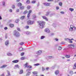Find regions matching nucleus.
Returning a JSON list of instances; mask_svg holds the SVG:
<instances>
[{"mask_svg":"<svg viewBox=\"0 0 76 76\" xmlns=\"http://www.w3.org/2000/svg\"><path fill=\"white\" fill-rule=\"evenodd\" d=\"M39 26L40 28H43L44 27L45 22L42 21H39L38 22Z\"/></svg>","mask_w":76,"mask_h":76,"instance_id":"obj_1","label":"nucleus"},{"mask_svg":"<svg viewBox=\"0 0 76 76\" xmlns=\"http://www.w3.org/2000/svg\"><path fill=\"white\" fill-rule=\"evenodd\" d=\"M14 35L16 37H19L20 36L19 33L17 31H15L14 32Z\"/></svg>","mask_w":76,"mask_h":76,"instance_id":"obj_2","label":"nucleus"},{"mask_svg":"<svg viewBox=\"0 0 76 76\" xmlns=\"http://www.w3.org/2000/svg\"><path fill=\"white\" fill-rule=\"evenodd\" d=\"M34 22H35L34 21H31V20H28L27 21V24L28 25H32L33 24H34Z\"/></svg>","mask_w":76,"mask_h":76,"instance_id":"obj_3","label":"nucleus"},{"mask_svg":"<svg viewBox=\"0 0 76 76\" xmlns=\"http://www.w3.org/2000/svg\"><path fill=\"white\" fill-rule=\"evenodd\" d=\"M75 47V46L73 44H70L68 45V47L69 48H74V47Z\"/></svg>","mask_w":76,"mask_h":76,"instance_id":"obj_4","label":"nucleus"},{"mask_svg":"<svg viewBox=\"0 0 76 76\" xmlns=\"http://www.w3.org/2000/svg\"><path fill=\"white\" fill-rule=\"evenodd\" d=\"M45 32H47V33H50V30L48 29V28H46L45 30Z\"/></svg>","mask_w":76,"mask_h":76,"instance_id":"obj_5","label":"nucleus"},{"mask_svg":"<svg viewBox=\"0 0 76 76\" xmlns=\"http://www.w3.org/2000/svg\"><path fill=\"white\" fill-rule=\"evenodd\" d=\"M9 44V42L8 40H7L5 43V44L6 46H8Z\"/></svg>","mask_w":76,"mask_h":76,"instance_id":"obj_6","label":"nucleus"},{"mask_svg":"<svg viewBox=\"0 0 76 76\" xmlns=\"http://www.w3.org/2000/svg\"><path fill=\"white\" fill-rule=\"evenodd\" d=\"M42 53V51L41 50H39L38 51H37L36 53L37 54H38V55H39L40 54H41Z\"/></svg>","mask_w":76,"mask_h":76,"instance_id":"obj_7","label":"nucleus"},{"mask_svg":"<svg viewBox=\"0 0 76 76\" xmlns=\"http://www.w3.org/2000/svg\"><path fill=\"white\" fill-rule=\"evenodd\" d=\"M42 17L43 19H45L46 21H48V18H47L45 16H42Z\"/></svg>","mask_w":76,"mask_h":76,"instance_id":"obj_8","label":"nucleus"},{"mask_svg":"<svg viewBox=\"0 0 76 76\" xmlns=\"http://www.w3.org/2000/svg\"><path fill=\"white\" fill-rule=\"evenodd\" d=\"M15 69H17V68H19V66L18 65H16L15 66V67L14 68Z\"/></svg>","mask_w":76,"mask_h":76,"instance_id":"obj_9","label":"nucleus"},{"mask_svg":"<svg viewBox=\"0 0 76 76\" xmlns=\"http://www.w3.org/2000/svg\"><path fill=\"white\" fill-rule=\"evenodd\" d=\"M73 25H71L70 26V28H69V30L70 31H73Z\"/></svg>","mask_w":76,"mask_h":76,"instance_id":"obj_10","label":"nucleus"},{"mask_svg":"<svg viewBox=\"0 0 76 76\" xmlns=\"http://www.w3.org/2000/svg\"><path fill=\"white\" fill-rule=\"evenodd\" d=\"M55 75H57L58 73H59V71L58 70L56 71L55 72Z\"/></svg>","mask_w":76,"mask_h":76,"instance_id":"obj_11","label":"nucleus"},{"mask_svg":"<svg viewBox=\"0 0 76 76\" xmlns=\"http://www.w3.org/2000/svg\"><path fill=\"white\" fill-rule=\"evenodd\" d=\"M44 4L45 6H50V3H44Z\"/></svg>","mask_w":76,"mask_h":76,"instance_id":"obj_12","label":"nucleus"},{"mask_svg":"<svg viewBox=\"0 0 76 76\" xmlns=\"http://www.w3.org/2000/svg\"><path fill=\"white\" fill-rule=\"evenodd\" d=\"M7 66V65H2V66L0 67V68L2 69V68H4V67H6Z\"/></svg>","mask_w":76,"mask_h":76,"instance_id":"obj_13","label":"nucleus"},{"mask_svg":"<svg viewBox=\"0 0 76 76\" xmlns=\"http://www.w3.org/2000/svg\"><path fill=\"white\" fill-rule=\"evenodd\" d=\"M73 69H76V63H75L74 65V66H73Z\"/></svg>","mask_w":76,"mask_h":76,"instance_id":"obj_14","label":"nucleus"},{"mask_svg":"<svg viewBox=\"0 0 76 76\" xmlns=\"http://www.w3.org/2000/svg\"><path fill=\"white\" fill-rule=\"evenodd\" d=\"M7 76H10V72L9 71H7Z\"/></svg>","mask_w":76,"mask_h":76,"instance_id":"obj_15","label":"nucleus"},{"mask_svg":"<svg viewBox=\"0 0 76 76\" xmlns=\"http://www.w3.org/2000/svg\"><path fill=\"white\" fill-rule=\"evenodd\" d=\"M22 4L20 3H19L18 4V6L19 7H20V6H22Z\"/></svg>","mask_w":76,"mask_h":76,"instance_id":"obj_16","label":"nucleus"},{"mask_svg":"<svg viewBox=\"0 0 76 76\" xmlns=\"http://www.w3.org/2000/svg\"><path fill=\"white\" fill-rule=\"evenodd\" d=\"M9 26L11 28H13L14 26V25L12 24H10L9 25Z\"/></svg>","mask_w":76,"mask_h":76,"instance_id":"obj_17","label":"nucleus"},{"mask_svg":"<svg viewBox=\"0 0 76 76\" xmlns=\"http://www.w3.org/2000/svg\"><path fill=\"white\" fill-rule=\"evenodd\" d=\"M18 61H19L18 60H15L13 61H12V62L16 63H18Z\"/></svg>","mask_w":76,"mask_h":76,"instance_id":"obj_18","label":"nucleus"},{"mask_svg":"<svg viewBox=\"0 0 76 76\" xmlns=\"http://www.w3.org/2000/svg\"><path fill=\"white\" fill-rule=\"evenodd\" d=\"M30 74H31V72H28L26 75V76H29Z\"/></svg>","mask_w":76,"mask_h":76,"instance_id":"obj_19","label":"nucleus"},{"mask_svg":"<svg viewBox=\"0 0 76 76\" xmlns=\"http://www.w3.org/2000/svg\"><path fill=\"white\" fill-rule=\"evenodd\" d=\"M25 16H22L20 18V19L21 20H23V19L24 18H25Z\"/></svg>","mask_w":76,"mask_h":76,"instance_id":"obj_20","label":"nucleus"},{"mask_svg":"<svg viewBox=\"0 0 76 76\" xmlns=\"http://www.w3.org/2000/svg\"><path fill=\"white\" fill-rule=\"evenodd\" d=\"M7 55L8 56H12V54L11 53H8L7 54Z\"/></svg>","mask_w":76,"mask_h":76,"instance_id":"obj_21","label":"nucleus"},{"mask_svg":"<svg viewBox=\"0 0 76 76\" xmlns=\"http://www.w3.org/2000/svg\"><path fill=\"white\" fill-rule=\"evenodd\" d=\"M32 73H33V74H34V75H36V74H37L38 73V72L36 71H34L32 72Z\"/></svg>","mask_w":76,"mask_h":76,"instance_id":"obj_22","label":"nucleus"},{"mask_svg":"<svg viewBox=\"0 0 76 76\" xmlns=\"http://www.w3.org/2000/svg\"><path fill=\"white\" fill-rule=\"evenodd\" d=\"M62 49V48L60 46H59L58 48V50H61Z\"/></svg>","mask_w":76,"mask_h":76,"instance_id":"obj_23","label":"nucleus"},{"mask_svg":"<svg viewBox=\"0 0 76 76\" xmlns=\"http://www.w3.org/2000/svg\"><path fill=\"white\" fill-rule=\"evenodd\" d=\"M2 3L3 6H5V2L3 1L2 2Z\"/></svg>","mask_w":76,"mask_h":76,"instance_id":"obj_24","label":"nucleus"},{"mask_svg":"<svg viewBox=\"0 0 76 76\" xmlns=\"http://www.w3.org/2000/svg\"><path fill=\"white\" fill-rule=\"evenodd\" d=\"M20 59L22 60H25V57H21Z\"/></svg>","mask_w":76,"mask_h":76,"instance_id":"obj_25","label":"nucleus"},{"mask_svg":"<svg viewBox=\"0 0 76 76\" xmlns=\"http://www.w3.org/2000/svg\"><path fill=\"white\" fill-rule=\"evenodd\" d=\"M69 10L70 11H71V12H73V11H74V9L73 8H69Z\"/></svg>","mask_w":76,"mask_h":76,"instance_id":"obj_26","label":"nucleus"},{"mask_svg":"<svg viewBox=\"0 0 76 76\" xmlns=\"http://www.w3.org/2000/svg\"><path fill=\"white\" fill-rule=\"evenodd\" d=\"M72 28L74 31H76V28L75 27L73 26Z\"/></svg>","mask_w":76,"mask_h":76,"instance_id":"obj_27","label":"nucleus"},{"mask_svg":"<svg viewBox=\"0 0 76 76\" xmlns=\"http://www.w3.org/2000/svg\"><path fill=\"white\" fill-rule=\"evenodd\" d=\"M49 58H53L54 56H48Z\"/></svg>","mask_w":76,"mask_h":76,"instance_id":"obj_28","label":"nucleus"},{"mask_svg":"<svg viewBox=\"0 0 76 76\" xmlns=\"http://www.w3.org/2000/svg\"><path fill=\"white\" fill-rule=\"evenodd\" d=\"M23 73V70H21L20 72H19L20 74H22Z\"/></svg>","mask_w":76,"mask_h":76,"instance_id":"obj_29","label":"nucleus"},{"mask_svg":"<svg viewBox=\"0 0 76 76\" xmlns=\"http://www.w3.org/2000/svg\"><path fill=\"white\" fill-rule=\"evenodd\" d=\"M69 74H71V75H73V71H71L69 72Z\"/></svg>","mask_w":76,"mask_h":76,"instance_id":"obj_30","label":"nucleus"},{"mask_svg":"<svg viewBox=\"0 0 76 76\" xmlns=\"http://www.w3.org/2000/svg\"><path fill=\"white\" fill-rule=\"evenodd\" d=\"M26 34H27V35L31 34V32H29V31H27L26 32Z\"/></svg>","mask_w":76,"mask_h":76,"instance_id":"obj_31","label":"nucleus"},{"mask_svg":"<svg viewBox=\"0 0 76 76\" xmlns=\"http://www.w3.org/2000/svg\"><path fill=\"white\" fill-rule=\"evenodd\" d=\"M23 49V48H22V47H21L19 48V51H22V50Z\"/></svg>","mask_w":76,"mask_h":76,"instance_id":"obj_32","label":"nucleus"},{"mask_svg":"<svg viewBox=\"0 0 76 76\" xmlns=\"http://www.w3.org/2000/svg\"><path fill=\"white\" fill-rule=\"evenodd\" d=\"M32 67V66H27V68L28 69H30Z\"/></svg>","mask_w":76,"mask_h":76,"instance_id":"obj_33","label":"nucleus"},{"mask_svg":"<svg viewBox=\"0 0 76 76\" xmlns=\"http://www.w3.org/2000/svg\"><path fill=\"white\" fill-rule=\"evenodd\" d=\"M28 65V63H27L25 64V66L26 67H28V66H27Z\"/></svg>","mask_w":76,"mask_h":76,"instance_id":"obj_34","label":"nucleus"},{"mask_svg":"<svg viewBox=\"0 0 76 76\" xmlns=\"http://www.w3.org/2000/svg\"><path fill=\"white\" fill-rule=\"evenodd\" d=\"M30 14H28L27 15V17L28 18H29V17H30Z\"/></svg>","mask_w":76,"mask_h":76,"instance_id":"obj_35","label":"nucleus"},{"mask_svg":"<svg viewBox=\"0 0 76 76\" xmlns=\"http://www.w3.org/2000/svg\"><path fill=\"white\" fill-rule=\"evenodd\" d=\"M45 38V37L44 36H41V39H44Z\"/></svg>","mask_w":76,"mask_h":76,"instance_id":"obj_36","label":"nucleus"},{"mask_svg":"<svg viewBox=\"0 0 76 76\" xmlns=\"http://www.w3.org/2000/svg\"><path fill=\"white\" fill-rule=\"evenodd\" d=\"M20 9L21 10L23 9H24V7H23V6L21 7H20Z\"/></svg>","mask_w":76,"mask_h":76,"instance_id":"obj_37","label":"nucleus"},{"mask_svg":"<svg viewBox=\"0 0 76 76\" xmlns=\"http://www.w3.org/2000/svg\"><path fill=\"white\" fill-rule=\"evenodd\" d=\"M32 3H36V1H33L31 2Z\"/></svg>","mask_w":76,"mask_h":76,"instance_id":"obj_38","label":"nucleus"},{"mask_svg":"<svg viewBox=\"0 0 76 76\" xmlns=\"http://www.w3.org/2000/svg\"><path fill=\"white\" fill-rule=\"evenodd\" d=\"M30 70H31V69H27L26 70V72H29V71H30Z\"/></svg>","mask_w":76,"mask_h":76,"instance_id":"obj_39","label":"nucleus"},{"mask_svg":"<svg viewBox=\"0 0 76 76\" xmlns=\"http://www.w3.org/2000/svg\"><path fill=\"white\" fill-rule=\"evenodd\" d=\"M34 66H38V65H39V64H34Z\"/></svg>","mask_w":76,"mask_h":76,"instance_id":"obj_40","label":"nucleus"},{"mask_svg":"<svg viewBox=\"0 0 76 76\" xmlns=\"http://www.w3.org/2000/svg\"><path fill=\"white\" fill-rule=\"evenodd\" d=\"M69 43H73V42L72 41H71V40H69Z\"/></svg>","mask_w":76,"mask_h":76,"instance_id":"obj_41","label":"nucleus"},{"mask_svg":"<svg viewBox=\"0 0 76 76\" xmlns=\"http://www.w3.org/2000/svg\"><path fill=\"white\" fill-rule=\"evenodd\" d=\"M30 3V2H29V0H27V1H26V3Z\"/></svg>","mask_w":76,"mask_h":76,"instance_id":"obj_42","label":"nucleus"},{"mask_svg":"<svg viewBox=\"0 0 76 76\" xmlns=\"http://www.w3.org/2000/svg\"><path fill=\"white\" fill-rule=\"evenodd\" d=\"M67 58H70V55H67Z\"/></svg>","mask_w":76,"mask_h":76,"instance_id":"obj_43","label":"nucleus"},{"mask_svg":"<svg viewBox=\"0 0 76 76\" xmlns=\"http://www.w3.org/2000/svg\"><path fill=\"white\" fill-rule=\"evenodd\" d=\"M30 8H31V7L29 6H27V9H30Z\"/></svg>","mask_w":76,"mask_h":76,"instance_id":"obj_44","label":"nucleus"},{"mask_svg":"<svg viewBox=\"0 0 76 76\" xmlns=\"http://www.w3.org/2000/svg\"><path fill=\"white\" fill-rule=\"evenodd\" d=\"M7 34H6L5 35V38H7Z\"/></svg>","mask_w":76,"mask_h":76,"instance_id":"obj_45","label":"nucleus"},{"mask_svg":"<svg viewBox=\"0 0 76 76\" xmlns=\"http://www.w3.org/2000/svg\"><path fill=\"white\" fill-rule=\"evenodd\" d=\"M17 29L18 30V31H20V28H17Z\"/></svg>","mask_w":76,"mask_h":76,"instance_id":"obj_46","label":"nucleus"},{"mask_svg":"<svg viewBox=\"0 0 76 76\" xmlns=\"http://www.w3.org/2000/svg\"><path fill=\"white\" fill-rule=\"evenodd\" d=\"M54 15V14H51L50 15V17H51L52 16H53Z\"/></svg>","mask_w":76,"mask_h":76,"instance_id":"obj_47","label":"nucleus"},{"mask_svg":"<svg viewBox=\"0 0 76 76\" xmlns=\"http://www.w3.org/2000/svg\"><path fill=\"white\" fill-rule=\"evenodd\" d=\"M59 6H61L62 5V3H61V2L59 3Z\"/></svg>","mask_w":76,"mask_h":76,"instance_id":"obj_48","label":"nucleus"},{"mask_svg":"<svg viewBox=\"0 0 76 76\" xmlns=\"http://www.w3.org/2000/svg\"><path fill=\"white\" fill-rule=\"evenodd\" d=\"M19 22V20H15V22L16 23H18Z\"/></svg>","mask_w":76,"mask_h":76,"instance_id":"obj_49","label":"nucleus"},{"mask_svg":"<svg viewBox=\"0 0 76 76\" xmlns=\"http://www.w3.org/2000/svg\"><path fill=\"white\" fill-rule=\"evenodd\" d=\"M49 12H47L45 15L46 16H48V15H49Z\"/></svg>","mask_w":76,"mask_h":76,"instance_id":"obj_50","label":"nucleus"},{"mask_svg":"<svg viewBox=\"0 0 76 76\" xmlns=\"http://www.w3.org/2000/svg\"><path fill=\"white\" fill-rule=\"evenodd\" d=\"M28 12V11H25L24 12V14H26V13H27Z\"/></svg>","mask_w":76,"mask_h":76,"instance_id":"obj_51","label":"nucleus"},{"mask_svg":"<svg viewBox=\"0 0 76 76\" xmlns=\"http://www.w3.org/2000/svg\"><path fill=\"white\" fill-rule=\"evenodd\" d=\"M23 55H24V53H21V56H23Z\"/></svg>","mask_w":76,"mask_h":76,"instance_id":"obj_52","label":"nucleus"},{"mask_svg":"<svg viewBox=\"0 0 76 76\" xmlns=\"http://www.w3.org/2000/svg\"><path fill=\"white\" fill-rule=\"evenodd\" d=\"M33 18L34 19L35 18H36V16H35V15H34L33 16Z\"/></svg>","mask_w":76,"mask_h":76,"instance_id":"obj_53","label":"nucleus"},{"mask_svg":"<svg viewBox=\"0 0 76 76\" xmlns=\"http://www.w3.org/2000/svg\"><path fill=\"white\" fill-rule=\"evenodd\" d=\"M28 12H29L28 14H30V13H31V12H32V10H29Z\"/></svg>","mask_w":76,"mask_h":76,"instance_id":"obj_54","label":"nucleus"},{"mask_svg":"<svg viewBox=\"0 0 76 76\" xmlns=\"http://www.w3.org/2000/svg\"><path fill=\"white\" fill-rule=\"evenodd\" d=\"M25 28L26 29H28V28H29V26H26Z\"/></svg>","mask_w":76,"mask_h":76,"instance_id":"obj_55","label":"nucleus"},{"mask_svg":"<svg viewBox=\"0 0 76 76\" xmlns=\"http://www.w3.org/2000/svg\"><path fill=\"white\" fill-rule=\"evenodd\" d=\"M19 44H20V45H22L23 44V42H21L19 43Z\"/></svg>","mask_w":76,"mask_h":76,"instance_id":"obj_56","label":"nucleus"},{"mask_svg":"<svg viewBox=\"0 0 76 76\" xmlns=\"http://www.w3.org/2000/svg\"><path fill=\"white\" fill-rule=\"evenodd\" d=\"M56 9L57 10H58V9H59V7H56Z\"/></svg>","mask_w":76,"mask_h":76,"instance_id":"obj_57","label":"nucleus"},{"mask_svg":"<svg viewBox=\"0 0 76 76\" xmlns=\"http://www.w3.org/2000/svg\"><path fill=\"white\" fill-rule=\"evenodd\" d=\"M53 26L54 27H56V25L54 24H53Z\"/></svg>","mask_w":76,"mask_h":76,"instance_id":"obj_58","label":"nucleus"},{"mask_svg":"<svg viewBox=\"0 0 76 76\" xmlns=\"http://www.w3.org/2000/svg\"><path fill=\"white\" fill-rule=\"evenodd\" d=\"M55 40L56 41H58V39H57V38H56L55 39Z\"/></svg>","mask_w":76,"mask_h":76,"instance_id":"obj_59","label":"nucleus"},{"mask_svg":"<svg viewBox=\"0 0 76 76\" xmlns=\"http://www.w3.org/2000/svg\"><path fill=\"white\" fill-rule=\"evenodd\" d=\"M0 76H4V74H2L0 75Z\"/></svg>","mask_w":76,"mask_h":76,"instance_id":"obj_60","label":"nucleus"},{"mask_svg":"<svg viewBox=\"0 0 76 76\" xmlns=\"http://www.w3.org/2000/svg\"><path fill=\"white\" fill-rule=\"evenodd\" d=\"M45 70V69H44V67H42V70L43 71H44V70Z\"/></svg>","mask_w":76,"mask_h":76,"instance_id":"obj_61","label":"nucleus"},{"mask_svg":"<svg viewBox=\"0 0 76 76\" xmlns=\"http://www.w3.org/2000/svg\"><path fill=\"white\" fill-rule=\"evenodd\" d=\"M4 29H5V30H6L7 29V27H5L4 28Z\"/></svg>","mask_w":76,"mask_h":76,"instance_id":"obj_62","label":"nucleus"},{"mask_svg":"<svg viewBox=\"0 0 76 76\" xmlns=\"http://www.w3.org/2000/svg\"><path fill=\"white\" fill-rule=\"evenodd\" d=\"M39 6V2H38V3L37 4V6L38 7V6Z\"/></svg>","mask_w":76,"mask_h":76,"instance_id":"obj_63","label":"nucleus"},{"mask_svg":"<svg viewBox=\"0 0 76 76\" xmlns=\"http://www.w3.org/2000/svg\"><path fill=\"white\" fill-rule=\"evenodd\" d=\"M60 13L61 14H64V12H61Z\"/></svg>","mask_w":76,"mask_h":76,"instance_id":"obj_64","label":"nucleus"}]
</instances>
